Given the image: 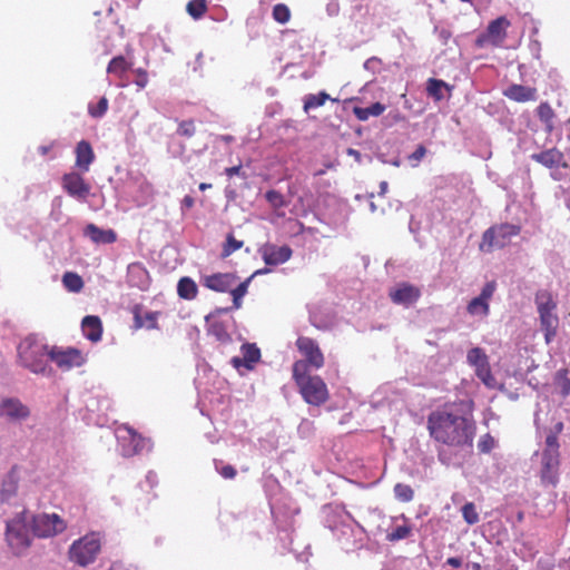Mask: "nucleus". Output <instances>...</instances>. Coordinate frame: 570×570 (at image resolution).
Segmentation results:
<instances>
[{"label":"nucleus","mask_w":570,"mask_h":570,"mask_svg":"<svg viewBox=\"0 0 570 570\" xmlns=\"http://www.w3.org/2000/svg\"><path fill=\"white\" fill-rule=\"evenodd\" d=\"M428 430L439 443L451 448H472L476 425L459 412L456 403H446L429 414Z\"/></svg>","instance_id":"1"},{"label":"nucleus","mask_w":570,"mask_h":570,"mask_svg":"<svg viewBox=\"0 0 570 570\" xmlns=\"http://www.w3.org/2000/svg\"><path fill=\"white\" fill-rule=\"evenodd\" d=\"M293 379L306 403L320 406L327 402L330 393L325 382L317 375L308 374L306 362L296 361L293 364Z\"/></svg>","instance_id":"2"},{"label":"nucleus","mask_w":570,"mask_h":570,"mask_svg":"<svg viewBox=\"0 0 570 570\" xmlns=\"http://www.w3.org/2000/svg\"><path fill=\"white\" fill-rule=\"evenodd\" d=\"M31 533L32 530L26 510L17 513L13 519L7 522L6 540L16 554L24 552L30 547Z\"/></svg>","instance_id":"3"},{"label":"nucleus","mask_w":570,"mask_h":570,"mask_svg":"<svg viewBox=\"0 0 570 570\" xmlns=\"http://www.w3.org/2000/svg\"><path fill=\"white\" fill-rule=\"evenodd\" d=\"M101 549V540L98 533H88L76 540L69 548L68 554L71 562L87 567L92 563Z\"/></svg>","instance_id":"4"},{"label":"nucleus","mask_w":570,"mask_h":570,"mask_svg":"<svg viewBox=\"0 0 570 570\" xmlns=\"http://www.w3.org/2000/svg\"><path fill=\"white\" fill-rule=\"evenodd\" d=\"M49 346L38 343L36 340L26 338L19 347L18 354L22 365L33 373H45L47 368L46 356Z\"/></svg>","instance_id":"5"},{"label":"nucleus","mask_w":570,"mask_h":570,"mask_svg":"<svg viewBox=\"0 0 570 570\" xmlns=\"http://www.w3.org/2000/svg\"><path fill=\"white\" fill-rule=\"evenodd\" d=\"M531 159L551 170L554 180H570V165L563 153L557 147L544 149L531 155Z\"/></svg>","instance_id":"6"},{"label":"nucleus","mask_w":570,"mask_h":570,"mask_svg":"<svg viewBox=\"0 0 570 570\" xmlns=\"http://www.w3.org/2000/svg\"><path fill=\"white\" fill-rule=\"evenodd\" d=\"M521 227L513 224H499L488 228L482 235L480 250L492 252L494 248L508 246L511 238L519 235Z\"/></svg>","instance_id":"7"},{"label":"nucleus","mask_w":570,"mask_h":570,"mask_svg":"<svg viewBox=\"0 0 570 570\" xmlns=\"http://www.w3.org/2000/svg\"><path fill=\"white\" fill-rule=\"evenodd\" d=\"M511 26L510 20L504 17H498L497 19L492 20L487 29L479 33L475 38V47L478 48H499L502 47L507 36H508V29Z\"/></svg>","instance_id":"8"},{"label":"nucleus","mask_w":570,"mask_h":570,"mask_svg":"<svg viewBox=\"0 0 570 570\" xmlns=\"http://www.w3.org/2000/svg\"><path fill=\"white\" fill-rule=\"evenodd\" d=\"M66 522L57 513H41L31 518V530L36 537L50 538L63 532Z\"/></svg>","instance_id":"9"},{"label":"nucleus","mask_w":570,"mask_h":570,"mask_svg":"<svg viewBox=\"0 0 570 570\" xmlns=\"http://www.w3.org/2000/svg\"><path fill=\"white\" fill-rule=\"evenodd\" d=\"M48 357L61 371H70L73 367H80L85 364L86 357L83 353L76 347L51 346L48 350Z\"/></svg>","instance_id":"10"},{"label":"nucleus","mask_w":570,"mask_h":570,"mask_svg":"<svg viewBox=\"0 0 570 570\" xmlns=\"http://www.w3.org/2000/svg\"><path fill=\"white\" fill-rule=\"evenodd\" d=\"M296 346L304 356L302 361L307 363V367L321 368L324 365V355L316 341L307 336H299Z\"/></svg>","instance_id":"11"},{"label":"nucleus","mask_w":570,"mask_h":570,"mask_svg":"<svg viewBox=\"0 0 570 570\" xmlns=\"http://www.w3.org/2000/svg\"><path fill=\"white\" fill-rule=\"evenodd\" d=\"M62 187L69 196L80 200H85L90 194V185L75 171L63 175Z\"/></svg>","instance_id":"12"},{"label":"nucleus","mask_w":570,"mask_h":570,"mask_svg":"<svg viewBox=\"0 0 570 570\" xmlns=\"http://www.w3.org/2000/svg\"><path fill=\"white\" fill-rule=\"evenodd\" d=\"M262 258L266 265L277 266L291 259L293 250L288 245L277 246L275 244H265L259 249Z\"/></svg>","instance_id":"13"},{"label":"nucleus","mask_w":570,"mask_h":570,"mask_svg":"<svg viewBox=\"0 0 570 570\" xmlns=\"http://www.w3.org/2000/svg\"><path fill=\"white\" fill-rule=\"evenodd\" d=\"M389 296L394 304L409 306L420 298L421 291L412 284L400 283L390 291Z\"/></svg>","instance_id":"14"},{"label":"nucleus","mask_w":570,"mask_h":570,"mask_svg":"<svg viewBox=\"0 0 570 570\" xmlns=\"http://www.w3.org/2000/svg\"><path fill=\"white\" fill-rule=\"evenodd\" d=\"M238 277L234 273H215L202 276V284L214 292H228L237 282Z\"/></svg>","instance_id":"15"},{"label":"nucleus","mask_w":570,"mask_h":570,"mask_svg":"<svg viewBox=\"0 0 570 570\" xmlns=\"http://www.w3.org/2000/svg\"><path fill=\"white\" fill-rule=\"evenodd\" d=\"M541 464V482L556 485L559 482L560 454L542 453Z\"/></svg>","instance_id":"16"},{"label":"nucleus","mask_w":570,"mask_h":570,"mask_svg":"<svg viewBox=\"0 0 570 570\" xmlns=\"http://www.w3.org/2000/svg\"><path fill=\"white\" fill-rule=\"evenodd\" d=\"M466 360L470 365L475 367L476 376L488 384V379L492 376L489 360L484 351L480 347H473L468 352Z\"/></svg>","instance_id":"17"},{"label":"nucleus","mask_w":570,"mask_h":570,"mask_svg":"<svg viewBox=\"0 0 570 570\" xmlns=\"http://www.w3.org/2000/svg\"><path fill=\"white\" fill-rule=\"evenodd\" d=\"M124 430L128 433V439L124 438L122 451L126 456H132L150 449V440L137 433L132 428L125 425Z\"/></svg>","instance_id":"18"},{"label":"nucleus","mask_w":570,"mask_h":570,"mask_svg":"<svg viewBox=\"0 0 570 570\" xmlns=\"http://www.w3.org/2000/svg\"><path fill=\"white\" fill-rule=\"evenodd\" d=\"M30 415L29 409L18 399H4L0 403V416L10 421L24 420Z\"/></svg>","instance_id":"19"},{"label":"nucleus","mask_w":570,"mask_h":570,"mask_svg":"<svg viewBox=\"0 0 570 570\" xmlns=\"http://www.w3.org/2000/svg\"><path fill=\"white\" fill-rule=\"evenodd\" d=\"M503 95L515 102H528L537 100L538 90L534 87L513 83L503 90Z\"/></svg>","instance_id":"20"},{"label":"nucleus","mask_w":570,"mask_h":570,"mask_svg":"<svg viewBox=\"0 0 570 570\" xmlns=\"http://www.w3.org/2000/svg\"><path fill=\"white\" fill-rule=\"evenodd\" d=\"M243 357H233L232 363L236 368L244 365L247 368H253V365L261 358V351L255 344L246 343L242 346Z\"/></svg>","instance_id":"21"},{"label":"nucleus","mask_w":570,"mask_h":570,"mask_svg":"<svg viewBox=\"0 0 570 570\" xmlns=\"http://www.w3.org/2000/svg\"><path fill=\"white\" fill-rule=\"evenodd\" d=\"M83 234L96 244H112L117 240V234L114 229H102L95 224H88Z\"/></svg>","instance_id":"22"},{"label":"nucleus","mask_w":570,"mask_h":570,"mask_svg":"<svg viewBox=\"0 0 570 570\" xmlns=\"http://www.w3.org/2000/svg\"><path fill=\"white\" fill-rule=\"evenodd\" d=\"M81 330L83 336L89 341L96 343L101 340L102 324L101 320L95 315H87L82 318Z\"/></svg>","instance_id":"23"},{"label":"nucleus","mask_w":570,"mask_h":570,"mask_svg":"<svg viewBox=\"0 0 570 570\" xmlns=\"http://www.w3.org/2000/svg\"><path fill=\"white\" fill-rule=\"evenodd\" d=\"M94 160L95 154L91 145L87 140L79 141L76 147V166L87 173Z\"/></svg>","instance_id":"24"},{"label":"nucleus","mask_w":570,"mask_h":570,"mask_svg":"<svg viewBox=\"0 0 570 570\" xmlns=\"http://www.w3.org/2000/svg\"><path fill=\"white\" fill-rule=\"evenodd\" d=\"M134 314V326L136 330L146 327L148 330L158 328V312H147L145 315L141 314V306L136 305L132 309Z\"/></svg>","instance_id":"25"},{"label":"nucleus","mask_w":570,"mask_h":570,"mask_svg":"<svg viewBox=\"0 0 570 570\" xmlns=\"http://www.w3.org/2000/svg\"><path fill=\"white\" fill-rule=\"evenodd\" d=\"M18 484L19 478L16 468H13L7 473V475L2 480L0 491L1 501H9L11 498H13L18 492Z\"/></svg>","instance_id":"26"},{"label":"nucleus","mask_w":570,"mask_h":570,"mask_svg":"<svg viewBox=\"0 0 570 570\" xmlns=\"http://www.w3.org/2000/svg\"><path fill=\"white\" fill-rule=\"evenodd\" d=\"M540 326L544 333L546 342L549 344L557 335L558 328V316L554 313H542L539 314Z\"/></svg>","instance_id":"27"},{"label":"nucleus","mask_w":570,"mask_h":570,"mask_svg":"<svg viewBox=\"0 0 570 570\" xmlns=\"http://www.w3.org/2000/svg\"><path fill=\"white\" fill-rule=\"evenodd\" d=\"M206 323L208 325L207 332L209 335L215 336V338L222 343L230 341V335L222 321L214 318V315H207Z\"/></svg>","instance_id":"28"},{"label":"nucleus","mask_w":570,"mask_h":570,"mask_svg":"<svg viewBox=\"0 0 570 570\" xmlns=\"http://www.w3.org/2000/svg\"><path fill=\"white\" fill-rule=\"evenodd\" d=\"M535 114L539 120L544 125L547 134H551L554 130L553 119L556 112L548 101H542L535 109Z\"/></svg>","instance_id":"29"},{"label":"nucleus","mask_w":570,"mask_h":570,"mask_svg":"<svg viewBox=\"0 0 570 570\" xmlns=\"http://www.w3.org/2000/svg\"><path fill=\"white\" fill-rule=\"evenodd\" d=\"M129 282L140 288L148 284V272L141 263H131L128 266Z\"/></svg>","instance_id":"30"},{"label":"nucleus","mask_w":570,"mask_h":570,"mask_svg":"<svg viewBox=\"0 0 570 570\" xmlns=\"http://www.w3.org/2000/svg\"><path fill=\"white\" fill-rule=\"evenodd\" d=\"M535 304L538 313H553L557 308V303L553 299L552 294L547 289H540L535 293Z\"/></svg>","instance_id":"31"},{"label":"nucleus","mask_w":570,"mask_h":570,"mask_svg":"<svg viewBox=\"0 0 570 570\" xmlns=\"http://www.w3.org/2000/svg\"><path fill=\"white\" fill-rule=\"evenodd\" d=\"M444 91H451V87L445 81L435 78L428 79L426 92L435 101H441L444 98Z\"/></svg>","instance_id":"32"},{"label":"nucleus","mask_w":570,"mask_h":570,"mask_svg":"<svg viewBox=\"0 0 570 570\" xmlns=\"http://www.w3.org/2000/svg\"><path fill=\"white\" fill-rule=\"evenodd\" d=\"M386 107L381 102H374L368 107H354L353 112L355 117L361 120L365 121L370 117H377L381 116L385 111Z\"/></svg>","instance_id":"33"},{"label":"nucleus","mask_w":570,"mask_h":570,"mask_svg":"<svg viewBox=\"0 0 570 570\" xmlns=\"http://www.w3.org/2000/svg\"><path fill=\"white\" fill-rule=\"evenodd\" d=\"M338 101L337 99H332L328 94L325 91H320L318 94H308L304 97L303 109L307 114L312 109H316L322 107L327 100Z\"/></svg>","instance_id":"34"},{"label":"nucleus","mask_w":570,"mask_h":570,"mask_svg":"<svg viewBox=\"0 0 570 570\" xmlns=\"http://www.w3.org/2000/svg\"><path fill=\"white\" fill-rule=\"evenodd\" d=\"M178 295L184 299H195L198 294L196 283L189 277H183L177 285Z\"/></svg>","instance_id":"35"},{"label":"nucleus","mask_w":570,"mask_h":570,"mask_svg":"<svg viewBox=\"0 0 570 570\" xmlns=\"http://www.w3.org/2000/svg\"><path fill=\"white\" fill-rule=\"evenodd\" d=\"M130 67L131 63L128 62L124 56H117L108 63L107 72L121 79Z\"/></svg>","instance_id":"36"},{"label":"nucleus","mask_w":570,"mask_h":570,"mask_svg":"<svg viewBox=\"0 0 570 570\" xmlns=\"http://www.w3.org/2000/svg\"><path fill=\"white\" fill-rule=\"evenodd\" d=\"M62 284L65 288L71 293H79L83 288L81 276L75 272H66L62 275Z\"/></svg>","instance_id":"37"},{"label":"nucleus","mask_w":570,"mask_h":570,"mask_svg":"<svg viewBox=\"0 0 570 570\" xmlns=\"http://www.w3.org/2000/svg\"><path fill=\"white\" fill-rule=\"evenodd\" d=\"M207 10L208 4L206 0H190L186 6V11L195 20L200 19Z\"/></svg>","instance_id":"38"},{"label":"nucleus","mask_w":570,"mask_h":570,"mask_svg":"<svg viewBox=\"0 0 570 570\" xmlns=\"http://www.w3.org/2000/svg\"><path fill=\"white\" fill-rule=\"evenodd\" d=\"M466 311L471 315L487 316L490 313V305L478 296L470 301Z\"/></svg>","instance_id":"39"},{"label":"nucleus","mask_w":570,"mask_h":570,"mask_svg":"<svg viewBox=\"0 0 570 570\" xmlns=\"http://www.w3.org/2000/svg\"><path fill=\"white\" fill-rule=\"evenodd\" d=\"M394 495L400 502H410L414 498V490L411 485L404 483H396L394 485Z\"/></svg>","instance_id":"40"},{"label":"nucleus","mask_w":570,"mask_h":570,"mask_svg":"<svg viewBox=\"0 0 570 570\" xmlns=\"http://www.w3.org/2000/svg\"><path fill=\"white\" fill-rule=\"evenodd\" d=\"M244 245L243 240H237L232 233L226 236V240L223 245L222 257L226 258L234 252L240 249Z\"/></svg>","instance_id":"41"},{"label":"nucleus","mask_w":570,"mask_h":570,"mask_svg":"<svg viewBox=\"0 0 570 570\" xmlns=\"http://www.w3.org/2000/svg\"><path fill=\"white\" fill-rule=\"evenodd\" d=\"M412 533V527L409 523L396 527L393 531L386 534V540L390 542L400 541L406 539Z\"/></svg>","instance_id":"42"},{"label":"nucleus","mask_w":570,"mask_h":570,"mask_svg":"<svg viewBox=\"0 0 570 570\" xmlns=\"http://www.w3.org/2000/svg\"><path fill=\"white\" fill-rule=\"evenodd\" d=\"M461 512L464 521L468 524L473 525L479 522V513L473 502L465 503L462 507Z\"/></svg>","instance_id":"43"},{"label":"nucleus","mask_w":570,"mask_h":570,"mask_svg":"<svg viewBox=\"0 0 570 570\" xmlns=\"http://www.w3.org/2000/svg\"><path fill=\"white\" fill-rule=\"evenodd\" d=\"M267 272H268V269H266V268L265 269L256 271L250 277H248L246 281L239 283L236 287L233 286L228 292H230L232 296H238V297L243 298L246 295V293H247L250 279L255 275L264 274V273H267Z\"/></svg>","instance_id":"44"},{"label":"nucleus","mask_w":570,"mask_h":570,"mask_svg":"<svg viewBox=\"0 0 570 570\" xmlns=\"http://www.w3.org/2000/svg\"><path fill=\"white\" fill-rule=\"evenodd\" d=\"M265 198L274 209H278L286 206L285 198L283 194L278 190H267L265 194Z\"/></svg>","instance_id":"45"},{"label":"nucleus","mask_w":570,"mask_h":570,"mask_svg":"<svg viewBox=\"0 0 570 570\" xmlns=\"http://www.w3.org/2000/svg\"><path fill=\"white\" fill-rule=\"evenodd\" d=\"M196 134V126L193 119L178 122L177 135L185 138H191Z\"/></svg>","instance_id":"46"},{"label":"nucleus","mask_w":570,"mask_h":570,"mask_svg":"<svg viewBox=\"0 0 570 570\" xmlns=\"http://www.w3.org/2000/svg\"><path fill=\"white\" fill-rule=\"evenodd\" d=\"M569 371L563 368L558 371L557 373V382L560 387V393L562 396H568L570 394V377L568 376Z\"/></svg>","instance_id":"47"},{"label":"nucleus","mask_w":570,"mask_h":570,"mask_svg":"<svg viewBox=\"0 0 570 570\" xmlns=\"http://www.w3.org/2000/svg\"><path fill=\"white\" fill-rule=\"evenodd\" d=\"M108 99L101 97L96 106H88V114L94 118H101L108 110Z\"/></svg>","instance_id":"48"},{"label":"nucleus","mask_w":570,"mask_h":570,"mask_svg":"<svg viewBox=\"0 0 570 570\" xmlns=\"http://www.w3.org/2000/svg\"><path fill=\"white\" fill-rule=\"evenodd\" d=\"M273 18L279 23H286L291 18V11L288 7L283 3L274 6Z\"/></svg>","instance_id":"49"},{"label":"nucleus","mask_w":570,"mask_h":570,"mask_svg":"<svg viewBox=\"0 0 570 570\" xmlns=\"http://www.w3.org/2000/svg\"><path fill=\"white\" fill-rule=\"evenodd\" d=\"M495 444L494 438L487 433L480 438L478 449L481 453H490L495 448Z\"/></svg>","instance_id":"50"},{"label":"nucleus","mask_w":570,"mask_h":570,"mask_svg":"<svg viewBox=\"0 0 570 570\" xmlns=\"http://www.w3.org/2000/svg\"><path fill=\"white\" fill-rule=\"evenodd\" d=\"M542 453L549 454H560L559 453V442L556 433H550L546 438V449Z\"/></svg>","instance_id":"51"},{"label":"nucleus","mask_w":570,"mask_h":570,"mask_svg":"<svg viewBox=\"0 0 570 570\" xmlns=\"http://www.w3.org/2000/svg\"><path fill=\"white\" fill-rule=\"evenodd\" d=\"M215 466H216L217 472L224 479H234L237 474L236 469L230 464H226V465H223L222 468H218L217 462H215Z\"/></svg>","instance_id":"52"},{"label":"nucleus","mask_w":570,"mask_h":570,"mask_svg":"<svg viewBox=\"0 0 570 570\" xmlns=\"http://www.w3.org/2000/svg\"><path fill=\"white\" fill-rule=\"evenodd\" d=\"M495 282H489L487 283L482 291H481V294L479 295V297L481 299H483L484 302L489 303V301L491 299V297L493 296L494 294V291H495Z\"/></svg>","instance_id":"53"},{"label":"nucleus","mask_w":570,"mask_h":570,"mask_svg":"<svg viewBox=\"0 0 570 570\" xmlns=\"http://www.w3.org/2000/svg\"><path fill=\"white\" fill-rule=\"evenodd\" d=\"M135 73H136L135 83L141 89L145 88L148 83L147 71L142 68H138L135 70Z\"/></svg>","instance_id":"54"},{"label":"nucleus","mask_w":570,"mask_h":570,"mask_svg":"<svg viewBox=\"0 0 570 570\" xmlns=\"http://www.w3.org/2000/svg\"><path fill=\"white\" fill-rule=\"evenodd\" d=\"M195 200L191 196L186 195L181 200V210H188L194 207Z\"/></svg>","instance_id":"55"},{"label":"nucleus","mask_w":570,"mask_h":570,"mask_svg":"<svg viewBox=\"0 0 570 570\" xmlns=\"http://www.w3.org/2000/svg\"><path fill=\"white\" fill-rule=\"evenodd\" d=\"M426 150H425V147L420 145L415 151L412 154L411 158L413 159H416V160H420L421 158L424 157Z\"/></svg>","instance_id":"56"},{"label":"nucleus","mask_w":570,"mask_h":570,"mask_svg":"<svg viewBox=\"0 0 570 570\" xmlns=\"http://www.w3.org/2000/svg\"><path fill=\"white\" fill-rule=\"evenodd\" d=\"M240 170H242V165L227 167L225 169V174L230 178L235 175H239Z\"/></svg>","instance_id":"57"},{"label":"nucleus","mask_w":570,"mask_h":570,"mask_svg":"<svg viewBox=\"0 0 570 570\" xmlns=\"http://www.w3.org/2000/svg\"><path fill=\"white\" fill-rule=\"evenodd\" d=\"M446 563L453 568H460L462 566V560L458 557H451L446 560Z\"/></svg>","instance_id":"58"},{"label":"nucleus","mask_w":570,"mask_h":570,"mask_svg":"<svg viewBox=\"0 0 570 570\" xmlns=\"http://www.w3.org/2000/svg\"><path fill=\"white\" fill-rule=\"evenodd\" d=\"M108 570H135L131 567H128L121 562H115Z\"/></svg>","instance_id":"59"},{"label":"nucleus","mask_w":570,"mask_h":570,"mask_svg":"<svg viewBox=\"0 0 570 570\" xmlns=\"http://www.w3.org/2000/svg\"><path fill=\"white\" fill-rule=\"evenodd\" d=\"M232 311V307H217L209 315H214V318H217L218 315L228 313Z\"/></svg>","instance_id":"60"},{"label":"nucleus","mask_w":570,"mask_h":570,"mask_svg":"<svg viewBox=\"0 0 570 570\" xmlns=\"http://www.w3.org/2000/svg\"><path fill=\"white\" fill-rule=\"evenodd\" d=\"M242 306V298L238 296H233V307L232 309H238Z\"/></svg>","instance_id":"61"},{"label":"nucleus","mask_w":570,"mask_h":570,"mask_svg":"<svg viewBox=\"0 0 570 570\" xmlns=\"http://www.w3.org/2000/svg\"><path fill=\"white\" fill-rule=\"evenodd\" d=\"M347 154L351 155V156H354L357 160L361 157V154L357 150L353 149V148H348L347 149Z\"/></svg>","instance_id":"62"},{"label":"nucleus","mask_w":570,"mask_h":570,"mask_svg":"<svg viewBox=\"0 0 570 570\" xmlns=\"http://www.w3.org/2000/svg\"><path fill=\"white\" fill-rule=\"evenodd\" d=\"M209 188H212V184H208V183H200V184H199V189H200L202 191H205V190H207V189H209Z\"/></svg>","instance_id":"63"},{"label":"nucleus","mask_w":570,"mask_h":570,"mask_svg":"<svg viewBox=\"0 0 570 570\" xmlns=\"http://www.w3.org/2000/svg\"><path fill=\"white\" fill-rule=\"evenodd\" d=\"M220 139L225 142H230L234 140L233 136H229V135H224L220 137Z\"/></svg>","instance_id":"64"}]
</instances>
